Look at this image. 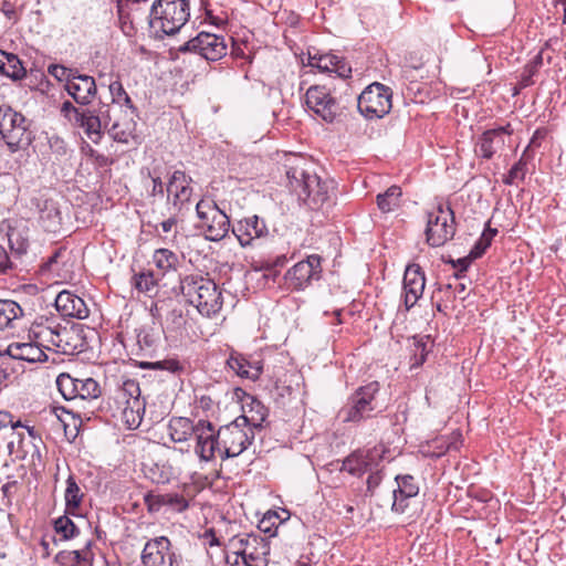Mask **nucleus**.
Segmentation results:
<instances>
[{
  "label": "nucleus",
  "instance_id": "obj_1",
  "mask_svg": "<svg viewBox=\"0 0 566 566\" xmlns=\"http://www.w3.org/2000/svg\"><path fill=\"white\" fill-rule=\"evenodd\" d=\"M186 300L206 317L216 316L222 308V293L213 280L201 275H187L180 281Z\"/></svg>",
  "mask_w": 566,
  "mask_h": 566
},
{
  "label": "nucleus",
  "instance_id": "obj_2",
  "mask_svg": "<svg viewBox=\"0 0 566 566\" xmlns=\"http://www.w3.org/2000/svg\"><path fill=\"white\" fill-rule=\"evenodd\" d=\"M190 17L189 0H156L150 7L148 27L158 36L177 33Z\"/></svg>",
  "mask_w": 566,
  "mask_h": 566
},
{
  "label": "nucleus",
  "instance_id": "obj_3",
  "mask_svg": "<svg viewBox=\"0 0 566 566\" xmlns=\"http://www.w3.org/2000/svg\"><path fill=\"white\" fill-rule=\"evenodd\" d=\"M286 178L291 190L312 209L322 207L329 199L332 182L323 181L316 174L298 165L286 169Z\"/></svg>",
  "mask_w": 566,
  "mask_h": 566
},
{
  "label": "nucleus",
  "instance_id": "obj_4",
  "mask_svg": "<svg viewBox=\"0 0 566 566\" xmlns=\"http://www.w3.org/2000/svg\"><path fill=\"white\" fill-rule=\"evenodd\" d=\"M73 331L53 321L35 322L29 331V338L41 349L71 354L76 346L71 343Z\"/></svg>",
  "mask_w": 566,
  "mask_h": 566
},
{
  "label": "nucleus",
  "instance_id": "obj_5",
  "mask_svg": "<svg viewBox=\"0 0 566 566\" xmlns=\"http://www.w3.org/2000/svg\"><path fill=\"white\" fill-rule=\"evenodd\" d=\"M115 402L127 428H138L145 412V401L140 397L138 382L133 379L124 381L115 394Z\"/></svg>",
  "mask_w": 566,
  "mask_h": 566
},
{
  "label": "nucleus",
  "instance_id": "obj_6",
  "mask_svg": "<svg viewBox=\"0 0 566 566\" xmlns=\"http://www.w3.org/2000/svg\"><path fill=\"white\" fill-rule=\"evenodd\" d=\"M0 135L11 153L31 143L25 117L9 105L0 106Z\"/></svg>",
  "mask_w": 566,
  "mask_h": 566
},
{
  "label": "nucleus",
  "instance_id": "obj_7",
  "mask_svg": "<svg viewBox=\"0 0 566 566\" xmlns=\"http://www.w3.org/2000/svg\"><path fill=\"white\" fill-rule=\"evenodd\" d=\"M379 384L371 381L359 387L349 398L347 406L342 410L345 422H359L371 417L374 411H380L377 399Z\"/></svg>",
  "mask_w": 566,
  "mask_h": 566
},
{
  "label": "nucleus",
  "instance_id": "obj_8",
  "mask_svg": "<svg viewBox=\"0 0 566 566\" xmlns=\"http://www.w3.org/2000/svg\"><path fill=\"white\" fill-rule=\"evenodd\" d=\"M454 234V214L450 207L439 205L427 213L426 240L430 247H442Z\"/></svg>",
  "mask_w": 566,
  "mask_h": 566
},
{
  "label": "nucleus",
  "instance_id": "obj_9",
  "mask_svg": "<svg viewBox=\"0 0 566 566\" xmlns=\"http://www.w3.org/2000/svg\"><path fill=\"white\" fill-rule=\"evenodd\" d=\"M357 107L368 119L381 118L391 109V91L380 83L367 86L358 96Z\"/></svg>",
  "mask_w": 566,
  "mask_h": 566
},
{
  "label": "nucleus",
  "instance_id": "obj_10",
  "mask_svg": "<svg viewBox=\"0 0 566 566\" xmlns=\"http://www.w3.org/2000/svg\"><path fill=\"white\" fill-rule=\"evenodd\" d=\"M255 438L253 428H247L235 419L219 428V442L222 447V459L240 455Z\"/></svg>",
  "mask_w": 566,
  "mask_h": 566
},
{
  "label": "nucleus",
  "instance_id": "obj_11",
  "mask_svg": "<svg viewBox=\"0 0 566 566\" xmlns=\"http://www.w3.org/2000/svg\"><path fill=\"white\" fill-rule=\"evenodd\" d=\"M231 545L235 549V554L242 557L245 566L269 565L270 544L264 537L255 534H245L232 538Z\"/></svg>",
  "mask_w": 566,
  "mask_h": 566
},
{
  "label": "nucleus",
  "instance_id": "obj_12",
  "mask_svg": "<svg viewBox=\"0 0 566 566\" xmlns=\"http://www.w3.org/2000/svg\"><path fill=\"white\" fill-rule=\"evenodd\" d=\"M117 14L122 31L126 35H133L138 28L148 25V0H117Z\"/></svg>",
  "mask_w": 566,
  "mask_h": 566
},
{
  "label": "nucleus",
  "instance_id": "obj_13",
  "mask_svg": "<svg viewBox=\"0 0 566 566\" xmlns=\"http://www.w3.org/2000/svg\"><path fill=\"white\" fill-rule=\"evenodd\" d=\"M196 210L201 220V228L205 230L208 240L219 241L228 234L230 219L216 205L199 201L196 206Z\"/></svg>",
  "mask_w": 566,
  "mask_h": 566
},
{
  "label": "nucleus",
  "instance_id": "obj_14",
  "mask_svg": "<svg viewBox=\"0 0 566 566\" xmlns=\"http://www.w3.org/2000/svg\"><path fill=\"white\" fill-rule=\"evenodd\" d=\"M56 386L65 400H90L101 396L98 382L91 378H75L70 374H60L56 378Z\"/></svg>",
  "mask_w": 566,
  "mask_h": 566
},
{
  "label": "nucleus",
  "instance_id": "obj_15",
  "mask_svg": "<svg viewBox=\"0 0 566 566\" xmlns=\"http://www.w3.org/2000/svg\"><path fill=\"white\" fill-rule=\"evenodd\" d=\"M115 108L99 98L98 107L94 111L83 109L73 126L82 128L93 143H98L102 137V126H107L113 120Z\"/></svg>",
  "mask_w": 566,
  "mask_h": 566
},
{
  "label": "nucleus",
  "instance_id": "obj_16",
  "mask_svg": "<svg viewBox=\"0 0 566 566\" xmlns=\"http://www.w3.org/2000/svg\"><path fill=\"white\" fill-rule=\"evenodd\" d=\"M31 208L39 214L40 226L48 232L56 233L62 227V212L59 201L49 191L35 193L30 201Z\"/></svg>",
  "mask_w": 566,
  "mask_h": 566
},
{
  "label": "nucleus",
  "instance_id": "obj_17",
  "mask_svg": "<svg viewBox=\"0 0 566 566\" xmlns=\"http://www.w3.org/2000/svg\"><path fill=\"white\" fill-rule=\"evenodd\" d=\"M321 273V256L312 254L290 269L285 273L284 279L290 289L301 291L306 289L313 280H318Z\"/></svg>",
  "mask_w": 566,
  "mask_h": 566
},
{
  "label": "nucleus",
  "instance_id": "obj_18",
  "mask_svg": "<svg viewBox=\"0 0 566 566\" xmlns=\"http://www.w3.org/2000/svg\"><path fill=\"white\" fill-rule=\"evenodd\" d=\"M181 51L198 53L208 61H218L227 54V44L223 36L200 32L186 42Z\"/></svg>",
  "mask_w": 566,
  "mask_h": 566
},
{
  "label": "nucleus",
  "instance_id": "obj_19",
  "mask_svg": "<svg viewBox=\"0 0 566 566\" xmlns=\"http://www.w3.org/2000/svg\"><path fill=\"white\" fill-rule=\"evenodd\" d=\"M307 107L327 123H333L338 114V103L325 86H311L305 94Z\"/></svg>",
  "mask_w": 566,
  "mask_h": 566
},
{
  "label": "nucleus",
  "instance_id": "obj_20",
  "mask_svg": "<svg viewBox=\"0 0 566 566\" xmlns=\"http://www.w3.org/2000/svg\"><path fill=\"white\" fill-rule=\"evenodd\" d=\"M196 453L202 461H210L216 453L222 459V447L219 442V430L214 433L210 421L199 420L196 433Z\"/></svg>",
  "mask_w": 566,
  "mask_h": 566
},
{
  "label": "nucleus",
  "instance_id": "obj_21",
  "mask_svg": "<svg viewBox=\"0 0 566 566\" xmlns=\"http://www.w3.org/2000/svg\"><path fill=\"white\" fill-rule=\"evenodd\" d=\"M142 562L145 566H175L170 541L165 536L148 541L143 549Z\"/></svg>",
  "mask_w": 566,
  "mask_h": 566
},
{
  "label": "nucleus",
  "instance_id": "obj_22",
  "mask_svg": "<svg viewBox=\"0 0 566 566\" xmlns=\"http://www.w3.org/2000/svg\"><path fill=\"white\" fill-rule=\"evenodd\" d=\"M232 232L242 248L251 247L261 238L269 234V229L263 219L258 216H249L239 220L232 227Z\"/></svg>",
  "mask_w": 566,
  "mask_h": 566
},
{
  "label": "nucleus",
  "instance_id": "obj_23",
  "mask_svg": "<svg viewBox=\"0 0 566 566\" xmlns=\"http://www.w3.org/2000/svg\"><path fill=\"white\" fill-rule=\"evenodd\" d=\"M513 133L511 124L485 130L478 139L475 153L484 159H491L493 155L505 145V138Z\"/></svg>",
  "mask_w": 566,
  "mask_h": 566
},
{
  "label": "nucleus",
  "instance_id": "obj_24",
  "mask_svg": "<svg viewBox=\"0 0 566 566\" xmlns=\"http://www.w3.org/2000/svg\"><path fill=\"white\" fill-rule=\"evenodd\" d=\"M426 285L424 273L418 264H410L405 270L402 297L407 311L416 305L422 296Z\"/></svg>",
  "mask_w": 566,
  "mask_h": 566
},
{
  "label": "nucleus",
  "instance_id": "obj_25",
  "mask_svg": "<svg viewBox=\"0 0 566 566\" xmlns=\"http://www.w3.org/2000/svg\"><path fill=\"white\" fill-rule=\"evenodd\" d=\"M397 489L392 491L391 510L396 513L403 514L408 512L410 501L419 493V486L410 474L397 475L395 478Z\"/></svg>",
  "mask_w": 566,
  "mask_h": 566
},
{
  "label": "nucleus",
  "instance_id": "obj_26",
  "mask_svg": "<svg viewBox=\"0 0 566 566\" xmlns=\"http://www.w3.org/2000/svg\"><path fill=\"white\" fill-rule=\"evenodd\" d=\"M307 65L322 73H336L342 78H348L352 74L350 65L344 59L332 53L308 52Z\"/></svg>",
  "mask_w": 566,
  "mask_h": 566
},
{
  "label": "nucleus",
  "instance_id": "obj_27",
  "mask_svg": "<svg viewBox=\"0 0 566 566\" xmlns=\"http://www.w3.org/2000/svg\"><path fill=\"white\" fill-rule=\"evenodd\" d=\"M66 91L81 105H88L95 96V80L88 75L73 74L66 82Z\"/></svg>",
  "mask_w": 566,
  "mask_h": 566
},
{
  "label": "nucleus",
  "instance_id": "obj_28",
  "mask_svg": "<svg viewBox=\"0 0 566 566\" xmlns=\"http://www.w3.org/2000/svg\"><path fill=\"white\" fill-rule=\"evenodd\" d=\"M55 307L62 316L84 319L88 316V308L80 296L70 291H62L55 297Z\"/></svg>",
  "mask_w": 566,
  "mask_h": 566
},
{
  "label": "nucleus",
  "instance_id": "obj_29",
  "mask_svg": "<svg viewBox=\"0 0 566 566\" xmlns=\"http://www.w3.org/2000/svg\"><path fill=\"white\" fill-rule=\"evenodd\" d=\"M144 501L149 512H158L163 506H170L177 512H184L189 506L188 501L177 493L159 494L148 492L145 494Z\"/></svg>",
  "mask_w": 566,
  "mask_h": 566
},
{
  "label": "nucleus",
  "instance_id": "obj_30",
  "mask_svg": "<svg viewBox=\"0 0 566 566\" xmlns=\"http://www.w3.org/2000/svg\"><path fill=\"white\" fill-rule=\"evenodd\" d=\"M6 354L13 359L25 360L28 363H42L48 360V355L33 340L30 343H12Z\"/></svg>",
  "mask_w": 566,
  "mask_h": 566
},
{
  "label": "nucleus",
  "instance_id": "obj_31",
  "mask_svg": "<svg viewBox=\"0 0 566 566\" xmlns=\"http://www.w3.org/2000/svg\"><path fill=\"white\" fill-rule=\"evenodd\" d=\"M191 179L184 171L176 170L170 177L167 185L168 196H172L174 206H181L190 200L192 189L190 187Z\"/></svg>",
  "mask_w": 566,
  "mask_h": 566
},
{
  "label": "nucleus",
  "instance_id": "obj_32",
  "mask_svg": "<svg viewBox=\"0 0 566 566\" xmlns=\"http://www.w3.org/2000/svg\"><path fill=\"white\" fill-rule=\"evenodd\" d=\"M198 422L185 417H174L168 423V434L174 442H185L196 436Z\"/></svg>",
  "mask_w": 566,
  "mask_h": 566
},
{
  "label": "nucleus",
  "instance_id": "obj_33",
  "mask_svg": "<svg viewBox=\"0 0 566 566\" xmlns=\"http://www.w3.org/2000/svg\"><path fill=\"white\" fill-rule=\"evenodd\" d=\"M230 369H232L238 376L256 380L261 375V366L256 363H250L245 357L240 354L233 353L227 360Z\"/></svg>",
  "mask_w": 566,
  "mask_h": 566
},
{
  "label": "nucleus",
  "instance_id": "obj_34",
  "mask_svg": "<svg viewBox=\"0 0 566 566\" xmlns=\"http://www.w3.org/2000/svg\"><path fill=\"white\" fill-rule=\"evenodd\" d=\"M250 399L252 400L250 409L244 411V415L237 419L247 428H253V432L255 433L262 430V424L268 418V410L260 401L251 397Z\"/></svg>",
  "mask_w": 566,
  "mask_h": 566
},
{
  "label": "nucleus",
  "instance_id": "obj_35",
  "mask_svg": "<svg viewBox=\"0 0 566 566\" xmlns=\"http://www.w3.org/2000/svg\"><path fill=\"white\" fill-rule=\"evenodd\" d=\"M109 135L118 143L128 144L130 139L135 138L136 123L133 117L117 119L116 115L113 116L111 122Z\"/></svg>",
  "mask_w": 566,
  "mask_h": 566
},
{
  "label": "nucleus",
  "instance_id": "obj_36",
  "mask_svg": "<svg viewBox=\"0 0 566 566\" xmlns=\"http://www.w3.org/2000/svg\"><path fill=\"white\" fill-rule=\"evenodd\" d=\"M108 91L111 95V103H107L111 106L116 107L113 112V116L117 113H123V106L125 105L129 111L130 115L134 114V107L132 105V99L123 87V84L119 81H114L108 84Z\"/></svg>",
  "mask_w": 566,
  "mask_h": 566
},
{
  "label": "nucleus",
  "instance_id": "obj_37",
  "mask_svg": "<svg viewBox=\"0 0 566 566\" xmlns=\"http://www.w3.org/2000/svg\"><path fill=\"white\" fill-rule=\"evenodd\" d=\"M153 262L163 273L176 271L180 259L169 249H157L153 255Z\"/></svg>",
  "mask_w": 566,
  "mask_h": 566
},
{
  "label": "nucleus",
  "instance_id": "obj_38",
  "mask_svg": "<svg viewBox=\"0 0 566 566\" xmlns=\"http://www.w3.org/2000/svg\"><path fill=\"white\" fill-rule=\"evenodd\" d=\"M22 315L23 311L17 302L0 300V331L11 326V323Z\"/></svg>",
  "mask_w": 566,
  "mask_h": 566
},
{
  "label": "nucleus",
  "instance_id": "obj_39",
  "mask_svg": "<svg viewBox=\"0 0 566 566\" xmlns=\"http://www.w3.org/2000/svg\"><path fill=\"white\" fill-rule=\"evenodd\" d=\"M0 74L9 77L13 82H19L25 78L27 69L17 54L9 53L7 61H4L3 71H1Z\"/></svg>",
  "mask_w": 566,
  "mask_h": 566
},
{
  "label": "nucleus",
  "instance_id": "obj_40",
  "mask_svg": "<svg viewBox=\"0 0 566 566\" xmlns=\"http://www.w3.org/2000/svg\"><path fill=\"white\" fill-rule=\"evenodd\" d=\"M401 189L397 186H391L384 193L377 196L378 208L382 212L394 211L400 205Z\"/></svg>",
  "mask_w": 566,
  "mask_h": 566
},
{
  "label": "nucleus",
  "instance_id": "obj_41",
  "mask_svg": "<svg viewBox=\"0 0 566 566\" xmlns=\"http://www.w3.org/2000/svg\"><path fill=\"white\" fill-rule=\"evenodd\" d=\"M64 497L67 512L76 510L82 502L83 493L81 492L75 479L72 475H70L66 480Z\"/></svg>",
  "mask_w": 566,
  "mask_h": 566
},
{
  "label": "nucleus",
  "instance_id": "obj_42",
  "mask_svg": "<svg viewBox=\"0 0 566 566\" xmlns=\"http://www.w3.org/2000/svg\"><path fill=\"white\" fill-rule=\"evenodd\" d=\"M413 346L415 349L410 359V367L418 368L426 361L427 355L431 348V342L428 336L415 338Z\"/></svg>",
  "mask_w": 566,
  "mask_h": 566
},
{
  "label": "nucleus",
  "instance_id": "obj_43",
  "mask_svg": "<svg viewBox=\"0 0 566 566\" xmlns=\"http://www.w3.org/2000/svg\"><path fill=\"white\" fill-rule=\"evenodd\" d=\"M366 463L360 451H356L344 460L342 469L353 475H360L369 471Z\"/></svg>",
  "mask_w": 566,
  "mask_h": 566
},
{
  "label": "nucleus",
  "instance_id": "obj_44",
  "mask_svg": "<svg viewBox=\"0 0 566 566\" xmlns=\"http://www.w3.org/2000/svg\"><path fill=\"white\" fill-rule=\"evenodd\" d=\"M527 150H524L520 160L513 165L510 169L509 174L504 177L503 182L506 185H513L517 180H523L526 175V160H527Z\"/></svg>",
  "mask_w": 566,
  "mask_h": 566
},
{
  "label": "nucleus",
  "instance_id": "obj_45",
  "mask_svg": "<svg viewBox=\"0 0 566 566\" xmlns=\"http://www.w3.org/2000/svg\"><path fill=\"white\" fill-rule=\"evenodd\" d=\"M66 254L65 249H57L54 253L41 265L42 273H54L60 274L62 270L61 264L64 263V258Z\"/></svg>",
  "mask_w": 566,
  "mask_h": 566
},
{
  "label": "nucleus",
  "instance_id": "obj_46",
  "mask_svg": "<svg viewBox=\"0 0 566 566\" xmlns=\"http://www.w3.org/2000/svg\"><path fill=\"white\" fill-rule=\"evenodd\" d=\"M54 528L57 534L62 535L63 539L73 538L78 534V528L67 516L59 517L54 523Z\"/></svg>",
  "mask_w": 566,
  "mask_h": 566
},
{
  "label": "nucleus",
  "instance_id": "obj_47",
  "mask_svg": "<svg viewBox=\"0 0 566 566\" xmlns=\"http://www.w3.org/2000/svg\"><path fill=\"white\" fill-rule=\"evenodd\" d=\"M360 453L364 457V460L367 462L366 464L368 470L373 471L377 469L379 462L384 459L386 449L384 446H375L374 448L366 451H360Z\"/></svg>",
  "mask_w": 566,
  "mask_h": 566
},
{
  "label": "nucleus",
  "instance_id": "obj_48",
  "mask_svg": "<svg viewBox=\"0 0 566 566\" xmlns=\"http://www.w3.org/2000/svg\"><path fill=\"white\" fill-rule=\"evenodd\" d=\"M496 233H497L496 229L488 228L486 230H484L481 238L479 239V241L475 243L474 248L470 252V255L474 259L480 258L485 252V250L490 247V244H491L493 238L496 235Z\"/></svg>",
  "mask_w": 566,
  "mask_h": 566
},
{
  "label": "nucleus",
  "instance_id": "obj_49",
  "mask_svg": "<svg viewBox=\"0 0 566 566\" xmlns=\"http://www.w3.org/2000/svg\"><path fill=\"white\" fill-rule=\"evenodd\" d=\"M461 433L459 431H454L452 432V434L448 438H441V439H437L434 441V443L437 444L436 448L439 449V451L434 452V454L437 457H440L442 454H444L447 451L449 450H452V449H458L459 448V443L461 442Z\"/></svg>",
  "mask_w": 566,
  "mask_h": 566
},
{
  "label": "nucleus",
  "instance_id": "obj_50",
  "mask_svg": "<svg viewBox=\"0 0 566 566\" xmlns=\"http://www.w3.org/2000/svg\"><path fill=\"white\" fill-rule=\"evenodd\" d=\"M8 241L11 251L15 252L18 255L27 252L29 243L24 238L21 237L20 232L11 230L8 233Z\"/></svg>",
  "mask_w": 566,
  "mask_h": 566
},
{
  "label": "nucleus",
  "instance_id": "obj_51",
  "mask_svg": "<svg viewBox=\"0 0 566 566\" xmlns=\"http://www.w3.org/2000/svg\"><path fill=\"white\" fill-rule=\"evenodd\" d=\"M135 286L144 293H151L156 287V282L151 273H142L135 280Z\"/></svg>",
  "mask_w": 566,
  "mask_h": 566
},
{
  "label": "nucleus",
  "instance_id": "obj_52",
  "mask_svg": "<svg viewBox=\"0 0 566 566\" xmlns=\"http://www.w3.org/2000/svg\"><path fill=\"white\" fill-rule=\"evenodd\" d=\"M166 325L167 328L171 331L180 329L185 324V318L182 315V311L180 308H172L167 313L166 316Z\"/></svg>",
  "mask_w": 566,
  "mask_h": 566
},
{
  "label": "nucleus",
  "instance_id": "obj_53",
  "mask_svg": "<svg viewBox=\"0 0 566 566\" xmlns=\"http://www.w3.org/2000/svg\"><path fill=\"white\" fill-rule=\"evenodd\" d=\"M83 112V108L75 107L70 101H65L61 106V114L73 125L75 120H78V116Z\"/></svg>",
  "mask_w": 566,
  "mask_h": 566
},
{
  "label": "nucleus",
  "instance_id": "obj_54",
  "mask_svg": "<svg viewBox=\"0 0 566 566\" xmlns=\"http://www.w3.org/2000/svg\"><path fill=\"white\" fill-rule=\"evenodd\" d=\"M90 546V544H87ZM72 565L87 566L91 564L92 553L88 547L81 551H71Z\"/></svg>",
  "mask_w": 566,
  "mask_h": 566
},
{
  "label": "nucleus",
  "instance_id": "obj_55",
  "mask_svg": "<svg viewBox=\"0 0 566 566\" xmlns=\"http://www.w3.org/2000/svg\"><path fill=\"white\" fill-rule=\"evenodd\" d=\"M49 74L53 77L57 78L59 81L66 80L72 77L74 74L73 70L66 69L63 65L54 64L49 66Z\"/></svg>",
  "mask_w": 566,
  "mask_h": 566
},
{
  "label": "nucleus",
  "instance_id": "obj_56",
  "mask_svg": "<svg viewBox=\"0 0 566 566\" xmlns=\"http://www.w3.org/2000/svg\"><path fill=\"white\" fill-rule=\"evenodd\" d=\"M138 344L140 346H145L146 348H153L157 343V337L154 334H150L145 328L140 329L137 335Z\"/></svg>",
  "mask_w": 566,
  "mask_h": 566
},
{
  "label": "nucleus",
  "instance_id": "obj_57",
  "mask_svg": "<svg viewBox=\"0 0 566 566\" xmlns=\"http://www.w3.org/2000/svg\"><path fill=\"white\" fill-rule=\"evenodd\" d=\"M154 367L157 368V369H166V370H169L171 373H176V371L181 369V366H180L179 361H177L175 359H167V360L156 361V363H154Z\"/></svg>",
  "mask_w": 566,
  "mask_h": 566
},
{
  "label": "nucleus",
  "instance_id": "obj_58",
  "mask_svg": "<svg viewBox=\"0 0 566 566\" xmlns=\"http://www.w3.org/2000/svg\"><path fill=\"white\" fill-rule=\"evenodd\" d=\"M8 424H11L13 429L21 426L20 421L15 423L12 422V416L8 411L0 410V429Z\"/></svg>",
  "mask_w": 566,
  "mask_h": 566
},
{
  "label": "nucleus",
  "instance_id": "obj_59",
  "mask_svg": "<svg viewBox=\"0 0 566 566\" xmlns=\"http://www.w3.org/2000/svg\"><path fill=\"white\" fill-rule=\"evenodd\" d=\"M9 269H11L10 259L6 250L2 247H0V274L7 273Z\"/></svg>",
  "mask_w": 566,
  "mask_h": 566
},
{
  "label": "nucleus",
  "instance_id": "obj_60",
  "mask_svg": "<svg viewBox=\"0 0 566 566\" xmlns=\"http://www.w3.org/2000/svg\"><path fill=\"white\" fill-rule=\"evenodd\" d=\"M54 560L62 565V566H66V565H72V556H71V551L67 552V551H63V552H60L55 555V558Z\"/></svg>",
  "mask_w": 566,
  "mask_h": 566
},
{
  "label": "nucleus",
  "instance_id": "obj_61",
  "mask_svg": "<svg viewBox=\"0 0 566 566\" xmlns=\"http://www.w3.org/2000/svg\"><path fill=\"white\" fill-rule=\"evenodd\" d=\"M545 135H546L545 132H543L541 129H537L534 133V135H533V137H532V139H531V142H530V144H528V146H527V148L525 150L528 151L531 148L538 147L541 145V140L545 138Z\"/></svg>",
  "mask_w": 566,
  "mask_h": 566
},
{
  "label": "nucleus",
  "instance_id": "obj_62",
  "mask_svg": "<svg viewBox=\"0 0 566 566\" xmlns=\"http://www.w3.org/2000/svg\"><path fill=\"white\" fill-rule=\"evenodd\" d=\"M380 481H381V476H380V473L378 471L373 472L371 474H369V476L367 479V489H368V491H373L374 489H376L379 485Z\"/></svg>",
  "mask_w": 566,
  "mask_h": 566
},
{
  "label": "nucleus",
  "instance_id": "obj_63",
  "mask_svg": "<svg viewBox=\"0 0 566 566\" xmlns=\"http://www.w3.org/2000/svg\"><path fill=\"white\" fill-rule=\"evenodd\" d=\"M159 226H160L163 232L168 233V232L172 231V229L176 228L177 219L174 217L168 218V219L164 220L163 222H160Z\"/></svg>",
  "mask_w": 566,
  "mask_h": 566
},
{
  "label": "nucleus",
  "instance_id": "obj_64",
  "mask_svg": "<svg viewBox=\"0 0 566 566\" xmlns=\"http://www.w3.org/2000/svg\"><path fill=\"white\" fill-rule=\"evenodd\" d=\"M153 180V190L151 195H163L164 193V184L159 176L151 177Z\"/></svg>",
  "mask_w": 566,
  "mask_h": 566
}]
</instances>
